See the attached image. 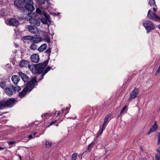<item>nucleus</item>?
I'll use <instances>...</instances> for the list:
<instances>
[{
    "label": "nucleus",
    "instance_id": "23",
    "mask_svg": "<svg viewBox=\"0 0 160 160\" xmlns=\"http://www.w3.org/2000/svg\"><path fill=\"white\" fill-rule=\"evenodd\" d=\"M38 47V45L36 44L32 43L29 47L31 50L35 51L37 49Z\"/></svg>",
    "mask_w": 160,
    "mask_h": 160
},
{
    "label": "nucleus",
    "instance_id": "21",
    "mask_svg": "<svg viewBox=\"0 0 160 160\" xmlns=\"http://www.w3.org/2000/svg\"><path fill=\"white\" fill-rule=\"evenodd\" d=\"M10 87L13 91H19L21 90L20 87L17 85L15 86L13 85H12L10 86Z\"/></svg>",
    "mask_w": 160,
    "mask_h": 160
},
{
    "label": "nucleus",
    "instance_id": "6",
    "mask_svg": "<svg viewBox=\"0 0 160 160\" xmlns=\"http://www.w3.org/2000/svg\"><path fill=\"white\" fill-rule=\"evenodd\" d=\"M6 23L9 25L17 27L19 24L18 20L15 18H11L5 20Z\"/></svg>",
    "mask_w": 160,
    "mask_h": 160
},
{
    "label": "nucleus",
    "instance_id": "55",
    "mask_svg": "<svg viewBox=\"0 0 160 160\" xmlns=\"http://www.w3.org/2000/svg\"><path fill=\"white\" fill-rule=\"evenodd\" d=\"M158 28L160 29V24L158 26Z\"/></svg>",
    "mask_w": 160,
    "mask_h": 160
},
{
    "label": "nucleus",
    "instance_id": "33",
    "mask_svg": "<svg viewBox=\"0 0 160 160\" xmlns=\"http://www.w3.org/2000/svg\"><path fill=\"white\" fill-rule=\"evenodd\" d=\"M110 117V115H108L104 119V122H105L106 123H107V122H108V119Z\"/></svg>",
    "mask_w": 160,
    "mask_h": 160
},
{
    "label": "nucleus",
    "instance_id": "2",
    "mask_svg": "<svg viewBox=\"0 0 160 160\" xmlns=\"http://www.w3.org/2000/svg\"><path fill=\"white\" fill-rule=\"evenodd\" d=\"M143 26L145 28L147 33L155 28L154 24L150 20H146L143 22Z\"/></svg>",
    "mask_w": 160,
    "mask_h": 160
},
{
    "label": "nucleus",
    "instance_id": "44",
    "mask_svg": "<svg viewBox=\"0 0 160 160\" xmlns=\"http://www.w3.org/2000/svg\"><path fill=\"white\" fill-rule=\"evenodd\" d=\"M46 52H48L49 53H50V52H51V51L50 49H47L46 51Z\"/></svg>",
    "mask_w": 160,
    "mask_h": 160
},
{
    "label": "nucleus",
    "instance_id": "60",
    "mask_svg": "<svg viewBox=\"0 0 160 160\" xmlns=\"http://www.w3.org/2000/svg\"><path fill=\"white\" fill-rule=\"evenodd\" d=\"M49 3H50V2H49V3H48V4H49Z\"/></svg>",
    "mask_w": 160,
    "mask_h": 160
},
{
    "label": "nucleus",
    "instance_id": "34",
    "mask_svg": "<svg viewBox=\"0 0 160 160\" xmlns=\"http://www.w3.org/2000/svg\"><path fill=\"white\" fill-rule=\"evenodd\" d=\"M127 105H125L123 107V108H122V109L121 112H120V113L119 114V115H120L121 114H122V113H123L124 112L125 110L126 109V108H127Z\"/></svg>",
    "mask_w": 160,
    "mask_h": 160
},
{
    "label": "nucleus",
    "instance_id": "14",
    "mask_svg": "<svg viewBox=\"0 0 160 160\" xmlns=\"http://www.w3.org/2000/svg\"><path fill=\"white\" fill-rule=\"evenodd\" d=\"M18 74L24 82H27L29 80L28 77L26 74L22 72H19Z\"/></svg>",
    "mask_w": 160,
    "mask_h": 160
},
{
    "label": "nucleus",
    "instance_id": "36",
    "mask_svg": "<svg viewBox=\"0 0 160 160\" xmlns=\"http://www.w3.org/2000/svg\"><path fill=\"white\" fill-rule=\"evenodd\" d=\"M156 160H160V155L157 154L155 156Z\"/></svg>",
    "mask_w": 160,
    "mask_h": 160
},
{
    "label": "nucleus",
    "instance_id": "30",
    "mask_svg": "<svg viewBox=\"0 0 160 160\" xmlns=\"http://www.w3.org/2000/svg\"><path fill=\"white\" fill-rule=\"evenodd\" d=\"M32 36H24L23 37V39L24 40H29L30 41L31 39Z\"/></svg>",
    "mask_w": 160,
    "mask_h": 160
},
{
    "label": "nucleus",
    "instance_id": "43",
    "mask_svg": "<svg viewBox=\"0 0 160 160\" xmlns=\"http://www.w3.org/2000/svg\"><path fill=\"white\" fill-rule=\"evenodd\" d=\"M48 114L47 113H45L44 114H43L42 115V117H45L46 116V115Z\"/></svg>",
    "mask_w": 160,
    "mask_h": 160
},
{
    "label": "nucleus",
    "instance_id": "49",
    "mask_svg": "<svg viewBox=\"0 0 160 160\" xmlns=\"http://www.w3.org/2000/svg\"><path fill=\"white\" fill-rule=\"evenodd\" d=\"M4 148L3 147H0V150H4Z\"/></svg>",
    "mask_w": 160,
    "mask_h": 160
},
{
    "label": "nucleus",
    "instance_id": "61",
    "mask_svg": "<svg viewBox=\"0 0 160 160\" xmlns=\"http://www.w3.org/2000/svg\"><path fill=\"white\" fill-rule=\"evenodd\" d=\"M68 111L67 112V113H68Z\"/></svg>",
    "mask_w": 160,
    "mask_h": 160
},
{
    "label": "nucleus",
    "instance_id": "4",
    "mask_svg": "<svg viewBox=\"0 0 160 160\" xmlns=\"http://www.w3.org/2000/svg\"><path fill=\"white\" fill-rule=\"evenodd\" d=\"M51 68L50 67H47L46 69L41 74V78L38 79V81L37 80L36 78V77H34L31 80V81L30 82H30L32 84H33V85H34V84L36 83L37 82H39L43 78V77L49 71Z\"/></svg>",
    "mask_w": 160,
    "mask_h": 160
},
{
    "label": "nucleus",
    "instance_id": "39",
    "mask_svg": "<svg viewBox=\"0 0 160 160\" xmlns=\"http://www.w3.org/2000/svg\"><path fill=\"white\" fill-rule=\"evenodd\" d=\"M103 131L100 130V131L98 133V135L97 137H99L100 135H101Z\"/></svg>",
    "mask_w": 160,
    "mask_h": 160
},
{
    "label": "nucleus",
    "instance_id": "50",
    "mask_svg": "<svg viewBox=\"0 0 160 160\" xmlns=\"http://www.w3.org/2000/svg\"><path fill=\"white\" fill-rule=\"evenodd\" d=\"M153 11L154 12H156V9L154 7L153 8Z\"/></svg>",
    "mask_w": 160,
    "mask_h": 160
},
{
    "label": "nucleus",
    "instance_id": "3",
    "mask_svg": "<svg viewBox=\"0 0 160 160\" xmlns=\"http://www.w3.org/2000/svg\"><path fill=\"white\" fill-rule=\"evenodd\" d=\"M147 16L150 19L158 22H160V18L155 12H151L149 10L148 12Z\"/></svg>",
    "mask_w": 160,
    "mask_h": 160
},
{
    "label": "nucleus",
    "instance_id": "40",
    "mask_svg": "<svg viewBox=\"0 0 160 160\" xmlns=\"http://www.w3.org/2000/svg\"><path fill=\"white\" fill-rule=\"evenodd\" d=\"M3 108V106L2 105V101H0V109Z\"/></svg>",
    "mask_w": 160,
    "mask_h": 160
},
{
    "label": "nucleus",
    "instance_id": "13",
    "mask_svg": "<svg viewBox=\"0 0 160 160\" xmlns=\"http://www.w3.org/2000/svg\"><path fill=\"white\" fill-rule=\"evenodd\" d=\"M29 65L28 62L24 59L22 60L19 63V66L21 68L28 67Z\"/></svg>",
    "mask_w": 160,
    "mask_h": 160
},
{
    "label": "nucleus",
    "instance_id": "41",
    "mask_svg": "<svg viewBox=\"0 0 160 160\" xmlns=\"http://www.w3.org/2000/svg\"><path fill=\"white\" fill-rule=\"evenodd\" d=\"M45 0H40V3L41 4H44L45 2Z\"/></svg>",
    "mask_w": 160,
    "mask_h": 160
},
{
    "label": "nucleus",
    "instance_id": "25",
    "mask_svg": "<svg viewBox=\"0 0 160 160\" xmlns=\"http://www.w3.org/2000/svg\"><path fill=\"white\" fill-rule=\"evenodd\" d=\"M6 86V82L5 81H2L0 82V87L4 89L5 88Z\"/></svg>",
    "mask_w": 160,
    "mask_h": 160
},
{
    "label": "nucleus",
    "instance_id": "32",
    "mask_svg": "<svg viewBox=\"0 0 160 160\" xmlns=\"http://www.w3.org/2000/svg\"><path fill=\"white\" fill-rule=\"evenodd\" d=\"M41 21L44 24H46L47 23V20L44 18H42Z\"/></svg>",
    "mask_w": 160,
    "mask_h": 160
},
{
    "label": "nucleus",
    "instance_id": "7",
    "mask_svg": "<svg viewBox=\"0 0 160 160\" xmlns=\"http://www.w3.org/2000/svg\"><path fill=\"white\" fill-rule=\"evenodd\" d=\"M15 100L14 98H10L6 101H2V105L3 106V108L6 107H12L14 104Z\"/></svg>",
    "mask_w": 160,
    "mask_h": 160
},
{
    "label": "nucleus",
    "instance_id": "20",
    "mask_svg": "<svg viewBox=\"0 0 160 160\" xmlns=\"http://www.w3.org/2000/svg\"><path fill=\"white\" fill-rule=\"evenodd\" d=\"M28 91L25 88L22 91L19 93V96L21 98H22L25 96L26 94Z\"/></svg>",
    "mask_w": 160,
    "mask_h": 160
},
{
    "label": "nucleus",
    "instance_id": "57",
    "mask_svg": "<svg viewBox=\"0 0 160 160\" xmlns=\"http://www.w3.org/2000/svg\"><path fill=\"white\" fill-rule=\"evenodd\" d=\"M67 108V110L68 109V107H67V108Z\"/></svg>",
    "mask_w": 160,
    "mask_h": 160
},
{
    "label": "nucleus",
    "instance_id": "15",
    "mask_svg": "<svg viewBox=\"0 0 160 160\" xmlns=\"http://www.w3.org/2000/svg\"><path fill=\"white\" fill-rule=\"evenodd\" d=\"M20 79L19 77L17 75H13L11 78V80L13 83L17 85Z\"/></svg>",
    "mask_w": 160,
    "mask_h": 160
},
{
    "label": "nucleus",
    "instance_id": "42",
    "mask_svg": "<svg viewBox=\"0 0 160 160\" xmlns=\"http://www.w3.org/2000/svg\"><path fill=\"white\" fill-rule=\"evenodd\" d=\"M56 121V120L52 121L50 124L49 125H52L53 123H54Z\"/></svg>",
    "mask_w": 160,
    "mask_h": 160
},
{
    "label": "nucleus",
    "instance_id": "38",
    "mask_svg": "<svg viewBox=\"0 0 160 160\" xmlns=\"http://www.w3.org/2000/svg\"><path fill=\"white\" fill-rule=\"evenodd\" d=\"M160 72V65L159 66V68L155 72V75H157Z\"/></svg>",
    "mask_w": 160,
    "mask_h": 160
},
{
    "label": "nucleus",
    "instance_id": "45",
    "mask_svg": "<svg viewBox=\"0 0 160 160\" xmlns=\"http://www.w3.org/2000/svg\"><path fill=\"white\" fill-rule=\"evenodd\" d=\"M105 129V127H103V126H102V128L100 130H101V131H102L103 132Z\"/></svg>",
    "mask_w": 160,
    "mask_h": 160
},
{
    "label": "nucleus",
    "instance_id": "12",
    "mask_svg": "<svg viewBox=\"0 0 160 160\" xmlns=\"http://www.w3.org/2000/svg\"><path fill=\"white\" fill-rule=\"evenodd\" d=\"M157 129L158 126L157 124L156 121H155L154 124L151 127L147 134L148 135L150 134L152 132L157 131Z\"/></svg>",
    "mask_w": 160,
    "mask_h": 160
},
{
    "label": "nucleus",
    "instance_id": "28",
    "mask_svg": "<svg viewBox=\"0 0 160 160\" xmlns=\"http://www.w3.org/2000/svg\"><path fill=\"white\" fill-rule=\"evenodd\" d=\"M36 12L37 13L42 15L43 14L45 16V13L44 12H42L41 10L38 8H37L36 10Z\"/></svg>",
    "mask_w": 160,
    "mask_h": 160
},
{
    "label": "nucleus",
    "instance_id": "17",
    "mask_svg": "<svg viewBox=\"0 0 160 160\" xmlns=\"http://www.w3.org/2000/svg\"><path fill=\"white\" fill-rule=\"evenodd\" d=\"M5 92L7 95L9 96H11L13 94L12 89L10 87L5 88Z\"/></svg>",
    "mask_w": 160,
    "mask_h": 160
},
{
    "label": "nucleus",
    "instance_id": "18",
    "mask_svg": "<svg viewBox=\"0 0 160 160\" xmlns=\"http://www.w3.org/2000/svg\"><path fill=\"white\" fill-rule=\"evenodd\" d=\"M29 82L27 84L26 88H25L28 91H30L34 87V85Z\"/></svg>",
    "mask_w": 160,
    "mask_h": 160
},
{
    "label": "nucleus",
    "instance_id": "1",
    "mask_svg": "<svg viewBox=\"0 0 160 160\" xmlns=\"http://www.w3.org/2000/svg\"><path fill=\"white\" fill-rule=\"evenodd\" d=\"M48 62V60H46L43 63L35 64H30L28 66V68L33 74H40L44 70Z\"/></svg>",
    "mask_w": 160,
    "mask_h": 160
},
{
    "label": "nucleus",
    "instance_id": "10",
    "mask_svg": "<svg viewBox=\"0 0 160 160\" xmlns=\"http://www.w3.org/2000/svg\"><path fill=\"white\" fill-rule=\"evenodd\" d=\"M30 59L32 62L37 63L39 61V56L38 54L34 53L31 56Z\"/></svg>",
    "mask_w": 160,
    "mask_h": 160
},
{
    "label": "nucleus",
    "instance_id": "59",
    "mask_svg": "<svg viewBox=\"0 0 160 160\" xmlns=\"http://www.w3.org/2000/svg\"><path fill=\"white\" fill-rule=\"evenodd\" d=\"M49 3H50V2H49V3H48V4H49Z\"/></svg>",
    "mask_w": 160,
    "mask_h": 160
},
{
    "label": "nucleus",
    "instance_id": "9",
    "mask_svg": "<svg viewBox=\"0 0 160 160\" xmlns=\"http://www.w3.org/2000/svg\"><path fill=\"white\" fill-rule=\"evenodd\" d=\"M31 38H32L30 40L31 42L35 44L40 42L42 40V38L39 36H37L36 37L32 36Z\"/></svg>",
    "mask_w": 160,
    "mask_h": 160
},
{
    "label": "nucleus",
    "instance_id": "48",
    "mask_svg": "<svg viewBox=\"0 0 160 160\" xmlns=\"http://www.w3.org/2000/svg\"><path fill=\"white\" fill-rule=\"evenodd\" d=\"M157 151L158 152L160 153V148H158L157 149Z\"/></svg>",
    "mask_w": 160,
    "mask_h": 160
},
{
    "label": "nucleus",
    "instance_id": "58",
    "mask_svg": "<svg viewBox=\"0 0 160 160\" xmlns=\"http://www.w3.org/2000/svg\"><path fill=\"white\" fill-rule=\"evenodd\" d=\"M120 116V115H119V114L118 115V117L119 116Z\"/></svg>",
    "mask_w": 160,
    "mask_h": 160
},
{
    "label": "nucleus",
    "instance_id": "52",
    "mask_svg": "<svg viewBox=\"0 0 160 160\" xmlns=\"http://www.w3.org/2000/svg\"><path fill=\"white\" fill-rule=\"evenodd\" d=\"M19 158L20 160H21V156L19 155Z\"/></svg>",
    "mask_w": 160,
    "mask_h": 160
},
{
    "label": "nucleus",
    "instance_id": "26",
    "mask_svg": "<svg viewBox=\"0 0 160 160\" xmlns=\"http://www.w3.org/2000/svg\"><path fill=\"white\" fill-rule=\"evenodd\" d=\"M148 4L151 6L153 7L155 6L156 7L154 0H150L148 2Z\"/></svg>",
    "mask_w": 160,
    "mask_h": 160
},
{
    "label": "nucleus",
    "instance_id": "5",
    "mask_svg": "<svg viewBox=\"0 0 160 160\" xmlns=\"http://www.w3.org/2000/svg\"><path fill=\"white\" fill-rule=\"evenodd\" d=\"M23 1L27 3L25 6L26 10L31 12L34 10L35 8L32 5L33 4L32 0H23Z\"/></svg>",
    "mask_w": 160,
    "mask_h": 160
},
{
    "label": "nucleus",
    "instance_id": "16",
    "mask_svg": "<svg viewBox=\"0 0 160 160\" xmlns=\"http://www.w3.org/2000/svg\"><path fill=\"white\" fill-rule=\"evenodd\" d=\"M14 5L18 8H21L23 7L22 1L20 0H15Z\"/></svg>",
    "mask_w": 160,
    "mask_h": 160
},
{
    "label": "nucleus",
    "instance_id": "31",
    "mask_svg": "<svg viewBox=\"0 0 160 160\" xmlns=\"http://www.w3.org/2000/svg\"><path fill=\"white\" fill-rule=\"evenodd\" d=\"M45 39L46 42L48 43H50L51 42L50 38L47 35L46 36L45 38Z\"/></svg>",
    "mask_w": 160,
    "mask_h": 160
},
{
    "label": "nucleus",
    "instance_id": "46",
    "mask_svg": "<svg viewBox=\"0 0 160 160\" xmlns=\"http://www.w3.org/2000/svg\"><path fill=\"white\" fill-rule=\"evenodd\" d=\"M107 124V123H106L105 122H104L102 126L103 127H105V126H106Z\"/></svg>",
    "mask_w": 160,
    "mask_h": 160
},
{
    "label": "nucleus",
    "instance_id": "56",
    "mask_svg": "<svg viewBox=\"0 0 160 160\" xmlns=\"http://www.w3.org/2000/svg\"><path fill=\"white\" fill-rule=\"evenodd\" d=\"M140 160H144V159H140Z\"/></svg>",
    "mask_w": 160,
    "mask_h": 160
},
{
    "label": "nucleus",
    "instance_id": "8",
    "mask_svg": "<svg viewBox=\"0 0 160 160\" xmlns=\"http://www.w3.org/2000/svg\"><path fill=\"white\" fill-rule=\"evenodd\" d=\"M139 90L138 89L135 88L130 93V95L128 100V101L130 102L132 99H135L138 94Z\"/></svg>",
    "mask_w": 160,
    "mask_h": 160
},
{
    "label": "nucleus",
    "instance_id": "24",
    "mask_svg": "<svg viewBox=\"0 0 160 160\" xmlns=\"http://www.w3.org/2000/svg\"><path fill=\"white\" fill-rule=\"evenodd\" d=\"M95 144V141L92 142L91 143L88 145L87 149L88 150V151L90 152L92 148L93 147Z\"/></svg>",
    "mask_w": 160,
    "mask_h": 160
},
{
    "label": "nucleus",
    "instance_id": "29",
    "mask_svg": "<svg viewBox=\"0 0 160 160\" xmlns=\"http://www.w3.org/2000/svg\"><path fill=\"white\" fill-rule=\"evenodd\" d=\"M77 156V154L75 153L73 154L72 156L71 160H76Z\"/></svg>",
    "mask_w": 160,
    "mask_h": 160
},
{
    "label": "nucleus",
    "instance_id": "35",
    "mask_svg": "<svg viewBox=\"0 0 160 160\" xmlns=\"http://www.w3.org/2000/svg\"><path fill=\"white\" fill-rule=\"evenodd\" d=\"M158 140L157 142V144L159 145L160 143V133H158Z\"/></svg>",
    "mask_w": 160,
    "mask_h": 160
},
{
    "label": "nucleus",
    "instance_id": "22",
    "mask_svg": "<svg viewBox=\"0 0 160 160\" xmlns=\"http://www.w3.org/2000/svg\"><path fill=\"white\" fill-rule=\"evenodd\" d=\"M28 30L30 32L32 33L33 34H36V30L33 26L31 25H28Z\"/></svg>",
    "mask_w": 160,
    "mask_h": 160
},
{
    "label": "nucleus",
    "instance_id": "47",
    "mask_svg": "<svg viewBox=\"0 0 160 160\" xmlns=\"http://www.w3.org/2000/svg\"><path fill=\"white\" fill-rule=\"evenodd\" d=\"M32 136H33L32 135H30L28 137V138L30 139H31L32 138Z\"/></svg>",
    "mask_w": 160,
    "mask_h": 160
},
{
    "label": "nucleus",
    "instance_id": "27",
    "mask_svg": "<svg viewBox=\"0 0 160 160\" xmlns=\"http://www.w3.org/2000/svg\"><path fill=\"white\" fill-rule=\"evenodd\" d=\"M52 144V142H51L48 140L46 141L45 144L47 148H50Z\"/></svg>",
    "mask_w": 160,
    "mask_h": 160
},
{
    "label": "nucleus",
    "instance_id": "51",
    "mask_svg": "<svg viewBox=\"0 0 160 160\" xmlns=\"http://www.w3.org/2000/svg\"><path fill=\"white\" fill-rule=\"evenodd\" d=\"M60 111L58 112V113L57 114V116L59 114H60Z\"/></svg>",
    "mask_w": 160,
    "mask_h": 160
},
{
    "label": "nucleus",
    "instance_id": "37",
    "mask_svg": "<svg viewBox=\"0 0 160 160\" xmlns=\"http://www.w3.org/2000/svg\"><path fill=\"white\" fill-rule=\"evenodd\" d=\"M16 143V141H12L9 142H8V143L9 145H13Z\"/></svg>",
    "mask_w": 160,
    "mask_h": 160
},
{
    "label": "nucleus",
    "instance_id": "54",
    "mask_svg": "<svg viewBox=\"0 0 160 160\" xmlns=\"http://www.w3.org/2000/svg\"><path fill=\"white\" fill-rule=\"evenodd\" d=\"M37 133L36 132H34L33 133V136H34Z\"/></svg>",
    "mask_w": 160,
    "mask_h": 160
},
{
    "label": "nucleus",
    "instance_id": "19",
    "mask_svg": "<svg viewBox=\"0 0 160 160\" xmlns=\"http://www.w3.org/2000/svg\"><path fill=\"white\" fill-rule=\"evenodd\" d=\"M47 47V44L44 43L42 44L38 48V50L40 52H42L44 51L46 49Z\"/></svg>",
    "mask_w": 160,
    "mask_h": 160
},
{
    "label": "nucleus",
    "instance_id": "11",
    "mask_svg": "<svg viewBox=\"0 0 160 160\" xmlns=\"http://www.w3.org/2000/svg\"><path fill=\"white\" fill-rule=\"evenodd\" d=\"M30 22L35 26H38L40 24V19L32 18L29 20Z\"/></svg>",
    "mask_w": 160,
    "mask_h": 160
},
{
    "label": "nucleus",
    "instance_id": "53",
    "mask_svg": "<svg viewBox=\"0 0 160 160\" xmlns=\"http://www.w3.org/2000/svg\"><path fill=\"white\" fill-rule=\"evenodd\" d=\"M64 109H62V112H64Z\"/></svg>",
    "mask_w": 160,
    "mask_h": 160
}]
</instances>
